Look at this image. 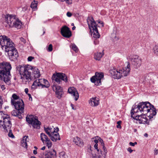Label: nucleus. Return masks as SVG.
<instances>
[{
	"instance_id": "f257e3e1",
	"label": "nucleus",
	"mask_w": 158,
	"mask_h": 158,
	"mask_svg": "<svg viewBox=\"0 0 158 158\" xmlns=\"http://www.w3.org/2000/svg\"><path fill=\"white\" fill-rule=\"evenodd\" d=\"M150 113L149 118H153L156 114V109L148 102L139 103L133 107L131 110V115L134 119L138 120L139 123H147L148 120L145 114Z\"/></svg>"
},
{
	"instance_id": "f03ea898",
	"label": "nucleus",
	"mask_w": 158,
	"mask_h": 158,
	"mask_svg": "<svg viewBox=\"0 0 158 158\" xmlns=\"http://www.w3.org/2000/svg\"><path fill=\"white\" fill-rule=\"evenodd\" d=\"M16 69L21 75L22 82L24 84H27L31 81L36 79L40 76L38 69L30 65L25 66L19 65L17 67Z\"/></svg>"
},
{
	"instance_id": "7ed1b4c3",
	"label": "nucleus",
	"mask_w": 158,
	"mask_h": 158,
	"mask_svg": "<svg viewBox=\"0 0 158 158\" xmlns=\"http://www.w3.org/2000/svg\"><path fill=\"white\" fill-rule=\"evenodd\" d=\"M0 44L2 49L7 53L10 60L14 61L17 59L19 55L17 50L12 41L7 37L0 36Z\"/></svg>"
},
{
	"instance_id": "20e7f679",
	"label": "nucleus",
	"mask_w": 158,
	"mask_h": 158,
	"mask_svg": "<svg viewBox=\"0 0 158 158\" xmlns=\"http://www.w3.org/2000/svg\"><path fill=\"white\" fill-rule=\"evenodd\" d=\"M10 118L9 115L4 114L2 111L0 112V127L7 131H9L8 135L12 138L14 136L10 129L12 126V123L10 121Z\"/></svg>"
},
{
	"instance_id": "39448f33",
	"label": "nucleus",
	"mask_w": 158,
	"mask_h": 158,
	"mask_svg": "<svg viewBox=\"0 0 158 158\" xmlns=\"http://www.w3.org/2000/svg\"><path fill=\"white\" fill-rule=\"evenodd\" d=\"M11 66L9 62H3L0 63V79L3 78L5 81H8L10 77Z\"/></svg>"
},
{
	"instance_id": "423d86ee",
	"label": "nucleus",
	"mask_w": 158,
	"mask_h": 158,
	"mask_svg": "<svg viewBox=\"0 0 158 158\" xmlns=\"http://www.w3.org/2000/svg\"><path fill=\"white\" fill-rule=\"evenodd\" d=\"M130 72V64L128 62L127 67L122 69H116L114 68L110 70V72L114 78L119 79L123 76H127Z\"/></svg>"
},
{
	"instance_id": "0eeeda50",
	"label": "nucleus",
	"mask_w": 158,
	"mask_h": 158,
	"mask_svg": "<svg viewBox=\"0 0 158 158\" xmlns=\"http://www.w3.org/2000/svg\"><path fill=\"white\" fill-rule=\"evenodd\" d=\"M5 22L10 27H15L19 29L21 28L22 23L18 19L16 18L15 16L12 15L7 14L3 15Z\"/></svg>"
},
{
	"instance_id": "6e6552de",
	"label": "nucleus",
	"mask_w": 158,
	"mask_h": 158,
	"mask_svg": "<svg viewBox=\"0 0 158 158\" xmlns=\"http://www.w3.org/2000/svg\"><path fill=\"white\" fill-rule=\"evenodd\" d=\"M87 21L89 28L91 29L92 28L93 30V37L96 39L99 38L100 35L98 32L96 23L93 18L88 17L87 19ZM94 43L95 45L98 44L99 43V41L98 40L95 39L94 41Z\"/></svg>"
},
{
	"instance_id": "1a4fd4ad",
	"label": "nucleus",
	"mask_w": 158,
	"mask_h": 158,
	"mask_svg": "<svg viewBox=\"0 0 158 158\" xmlns=\"http://www.w3.org/2000/svg\"><path fill=\"white\" fill-rule=\"evenodd\" d=\"M128 60L130 61L131 64L136 69H138L141 65L142 59L137 55H130L127 57Z\"/></svg>"
},
{
	"instance_id": "9d476101",
	"label": "nucleus",
	"mask_w": 158,
	"mask_h": 158,
	"mask_svg": "<svg viewBox=\"0 0 158 158\" xmlns=\"http://www.w3.org/2000/svg\"><path fill=\"white\" fill-rule=\"evenodd\" d=\"M26 121L29 124H31L34 128H40L41 123L38 120L37 117L32 115H28L26 117Z\"/></svg>"
},
{
	"instance_id": "9b49d317",
	"label": "nucleus",
	"mask_w": 158,
	"mask_h": 158,
	"mask_svg": "<svg viewBox=\"0 0 158 158\" xmlns=\"http://www.w3.org/2000/svg\"><path fill=\"white\" fill-rule=\"evenodd\" d=\"M49 82L44 79H36L33 82L31 86V88L36 89L38 87L40 88H47L49 87Z\"/></svg>"
},
{
	"instance_id": "f8f14e48",
	"label": "nucleus",
	"mask_w": 158,
	"mask_h": 158,
	"mask_svg": "<svg viewBox=\"0 0 158 158\" xmlns=\"http://www.w3.org/2000/svg\"><path fill=\"white\" fill-rule=\"evenodd\" d=\"M11 105L14 106L15 109L17 110L21 111V113H23L24 104L22 99H19V100L17 102L12 100L11 101Z\"/></svg>"
},
{
	"instance_id": "ddd939ff",
	"label": "nucleus",
	"mask_w": 158,
	"mask_h": 158,
	"mask_svg": "<svg viewBox=\"0 0 158 158\" xmlns=\"http://www.w3.org/2000/svg\"><path fill=\"white\" fill-rule=\"evenodd\" d=\"M104 77V74L103 73L96 72L95 75L92 77L90 79L92 82L95 83L97 85H101V80Z\"/></svg>"
},
{
	"instance_id": "4468645a",
	"label": "nucleus",
	"mask_w": 158,
	"mask_h": 158,
	"mask_svg": "<svg viewBox=\"0 0 158 158\" xmlns=\"http://www.w3.org/2000/svg\"><path fill=\"white\" fill-rule=\"evenodd\" d=\"M52 77L53 80H55L58 84H60L62 82L61 80L64 81L65 82L67 81V77L65 74L62 73H57L56 75L54 74Z\"/></svg>"
},
{
	"instance_id": "2eb2a0df",
	"label": "nucleus",
	"mask_w": 158,
	"mask_h": 158,
	"mask_svg": "<svg viewBox=\"0 0 158 158\" xmlns=\"http://www.w3.org/2000/svg\"><path fill=\"white\" fill-rule=\"evenodd\" d=\"M53 90L55 92L56 97L59 99H60L62 97L63 94L62 88L59 85H54L52 86Z\"/></svg>"
},
{
	"instance_id": "dca6fc26",
	"label": "nucleus",
	"mask_w": 158,
	"mask_h": 158,
	"mask_svg": "<svg viewBox=\"0 0 158 158\" xmlns=\"http://www.w3.org/2000/svg\"><path fill=\"white\" fill-rule=\"evenodd\" d=\"M60 33L63 36L66 38H69L71 36V32L69 28L65 26L61 28Z\"/></svg>"
},
{
	"instance_id": "f3484780",
	"label": "nucleus",
	"mask_w": 158,
	"mask_h": 158,
	"mask_svg": "<svg viewBox=\"0 0 158 158\" xmlns=\"http://www.w3.org/2000/svg\"><path fill=\"white\" fill-rule=\"evenodd\" d=\"M56 152L54 150L46 152L44 153L41 154L42 158H56Z\"/></svg>"
},
{
	"instance_id": "a211bd4d",
	"label": "nucleus",
	"mask_w": 158,
	"mask_h": 158,
	"mask_svg": "<svg viewBox=\"0 0 158 158\" xmlns=\"http://www.w3.org/2000/svg\"><path fill=\"white\" fill-rule=\"evenodd\" d=\"M69 93L73 96L75 101H77L79 98V94L76 89L73 87H70L68 89Z\"/></svg>"
},
{
	"instance_id": "6ab92c4d",
	"label": "nucleus",
	"mask_w": 158,
	"mask_h": 158,
	"mask_svg": "<svg viewBox=\"0 0 158 158\" xmlns=\"http://www.w3.org/2000/svg\"><path fill=\"white\" fill-rule=\"evenodd\" d=\"M51 127H44V130L46 133L49 136L51 135L52 133H54L55 131H59V128L58 127H56L55 128H53Z\"/></svg>"
},
{
	"instance_id": "aec40b11",
	"label": "nucleus",
	"mask_w": 158,
	"mask_h": 158,
	"mask_svg": "<svg viewBox=\"0 0 158 158\" xmlns=\"http://www.w3.org/2000/svg\"><path fill=\"white\" fill-rule=\"evenodd\" d=\"M89 103L91 106H97L99 104V99L97 97L92 98L89 100Z\"/></svg>"
},
{
	"instance_id": "412c9836",
	"label": "nucleus",
	"mask_w": 158,
	"mask_h": 158,
	"mask_svg": "<svg viewBox=\"0 0 158 158\" xmlns=\"http://www.w3.org/2000/svg\"><path fill=\"white\" fill-rule=\"evenodd\" d=\"M73 142L78 147H81L83 146L84 143L82 140L77 136L73 138Z\"/></svg>"
},
{
	"instance_id": "4be33fe9",
	"label": "nucleus",
	"mask_w": 158,
	"mask_h": 158,
	"mask_svg": "<svg viewBox=\"0 0 158 158\" xmlns=\"http://www.w3.org/2000/svg\"><path fill=\"white\" fill-rule=\"evenodd\" d=\"M58 131H55L54 133L49 136L51 139L54 142H56L57 140H60V138L59 134L57 132Z\"/></svg>"
},
{
	"instance_id": "5701e85b",
	"label": "nucleus",
	"mask_w": 158,
	"mask_h": 158,
	"mask_svg": "<svg viewBox=\"0 0 158 158\" xmlns=\"http://www.w3.org/2000/svg\"><path fill=\"white\" fill-rule=\"evenodd\" d=\"M23 113H21V111L17 110H13L11 112L12 115L17 117L20 119L22 118V116L21 114Z\"/></svg>"
},
{
	"instance_id": "b1692460",
	"label": "nucleus",
	"mask_w": 158,
	"mask_h": 158,
	"mask_svg": "<svg viewBox=\"0 0 158 158\" xmlns=\"http://www.w3.org/2000/svg\"><path fill=\"white\" fill-rule=\"evenodd\" d=\"M103 55L104 53L103 52H95L94 54V58L96 60H99Z\"/></svg>"
},
{
	"instance_id": "393cba45",
	"label": "nucleus",
	"mask_w": 158,
	"mask_h": 158,
	"mask_svg": "<svg viewBox=\"0 0 158 158\" xmlns=\"http://www.w3.org/2000/svg\"><path fill=\"white\" fill-rule=\"evenodd\" d=\"M91 147H90V148H88V150H90V151L91 152V154H92V158H101V157L103 156V154L102 153V151H100V153L99 155H97L96 153H95L94 154H93L92 153V151L91 149Z\"/></svg>"
},
{
	"instance_id": "a878e982",
	"label": "nucleus",
	"mask_w": 158,
	"mask_h": 158,
	"mask_svg": "<svg viewBox=\"0 0 158 158\" xmlns=\"http://www.w3.org/2000/svg\"><path fill=\"white\" fill-rule=\"evenodd\" d=\"M98 140H99L100 142L101 143V144L102 145L103 148V150L104 151V153H103V155H104V156H102L101 157V158H102V157H103V158H105L106 156V154L107 153V151L106 150V148L105 147V146L104 145V143L103 142V140L100 138H99Z\"/></svg>"
},
{
	"instance_id": "bb28decb",
	"label": "nucleus",
	"mask_w": 158,
	"mask_h": 158,
	"mask_svg": "<svg viewBox=\"0 0 158 158\" xmlns=\"http://www.w3.org/2000/svg\"><path fill=\"white\" fill-rule=\"evenodd\" d=\"M40 137L43 143L49 139L47 136L44 133H41L40 134Z\"/></svg>"
},
{
	"instance_id": "cd10ccee",
	"label": "nucleus",
	"mask_w": 158,
	"mask_h": 158,
	"mask_svg": "<svg viewBox=\"0 0 158 158\" xmlns=\"http://www.w3.org/2000/svg\"><path fill=\"white\" fill-rule=\"evenodd\" d=\"M44 144L48 147V148H50L52 146V143L50 140L49 139L43 143Z\"/></svg>"
},
{
	"instance_id": "c85d7f7f",
	"label": "nucleus",
	"mask_w": 158,
	"mask_h": 158,
	"mask_svg": "<svg viewBox=\"0 0 158 158\" xmlns=\"http://www.w3.org/2000/svg\"><path fill=\"white\" fill-rule=\"evenodd\" d=\"M12 98L11 99V101L13 100L14 101H15V100H19V99H20L19 96H18L15 94H12Z\"/></svg>"
},
{
	"instance_id": "c756f323",
	"label": "nucleus",
	"mask_w": 158,
	"mask_h": 158,
	"mask_svg": "<svg viewBox=\"0 0 158 158\" xmlns=\"http://www.w3.org/2000/svg\"><path fill=\"white\" fill-rule=\"evenodd\" d=\"M59 158H68L67 155H65L64 152H60L59 154Z\"/></svg>"
},
{
	"instance_id": "7c9ffc66",
	"label": "nucleus",
	"mask_w": 158,
	"mask_h": 158,
	"mask_svg": "<svg viewBox=\"0 0 158 158\" xmlns=\"http://www.w3.org/2000/svg\"><path fill=\"white\" fill-rule=\"evenodd\" d=\"M37 2L34 1V2H32L31 5V7L33 9H36L37 7Z\"/></svg>"
},
{
	"instance_id": "2f4dec72",
	"label": "nucleus",
	"mask_w": 158,
	"mask_h": 158,
	"mask_svg": "<svg viewBox=\"0 0 158 158\" xmlns=\"http://www.w3.org/2000/svg\"><path fill=\"white\" fill-rule=\"evenodd\" d=\"M154 53L156 55H158V46L155 45L153 48Z\"/></svg>"
},
{
	"instance_id": "473e14b6",
	"label": "nucleus",
	"mask_w": 158,
	"mask_h": 158,
	"mask_svg": "<svg viewBox=\"0 0 158 158\" xmlns=\"http://www.w3.org/2000/svg\"><path fill=\"white\" fill-rule=\"evenodd\" d=\"M94 147L95 149L96 150L97 152H96V153L97 155H99V154L100 153V151H101V150H100L98 148V143H95V144L94 145Z\"/></svg>"
},
{
	"instance_id": "72a5a7b5",
	"label": "nucleus",
	"mask_w": 158,
	"mask_h": 158,
	"mask_svg": "<svg viewBox=\"0 0 158 158\" xmlns=\"http://www.w3.org/2000/svg\"><path fill=\"white\" fill-rule=\"evenodd\" d=\"M72 48L73 50L75 52H78V49L75 45L73 44L72 46Z\"/></svg>"
},
{
	"instance_id": "f704fd0d",
	"label": "nucleus",
	"mask_w": 158,
	"mask_h": 158,
	"mask_svg": "<svg viewBox=\"0 0 158 158\" xmlns=\"http://www.w3.org/2000/svg\"><path fill=\"white\" fill-rule=\"evenodd\" d=\"M22 145L24 147L27 148V145L26 142L22 140L21 142Z\"/></svg>"
},
{
	"instance_id": "c9c22d12",
	"label": "nucleus",
	"mask_w": 158,
	"mask_h": 158,
	"mask_svg": "<svg viewBox=\"0 0 158 158\" xmlns=\"http://www.w3.org/2000/svg\"><path fill=\"white\" fill-rule=\"evenodd\" d=\"M27 143L29 141V138L28 136H25L23 138V140H22Z\"/></svg>"
},
{
	"instance_id": "e433bc0d",
	"label": "nucleus",
	"mask_w": 158,
	"mask_h": 158,
	"mask_svg": "<svg viewBox=\"0 0 158 158\" xmlns=\"http://www.w3.org/2000/svg\"><path fill=\"white\" fill-rule=\"evenodd\" d=\"M47 50L48 52H51L52 50V44L49 45Z\"/></svg>"
},
{
	"instance_id": "4c0bfd02",
	"label": "nucleus",
	"mask_w": 158,
	"mask_h": 158,
	"mask_svg": "<svg viewBox=\"0 0 158 158\" xmlns=\"http://www.w3.org/2000/svg\"><path fill=\"white\" fill-rule=\"evenodd\" d=\"M3 104L2 99L1 97L0 96V109L2 108V105Z\"/></svg>"
},
{
	"instance_id": "58836bf2",
	"label": "nucleus",
	"mask_w": 158,
	"mask_h": 158,
	"mask_svg": "<svg viewBox=\"0 0 158 158\" xmlns=\"http://www.w3.org/2000/svg\"><path fill=\"white\" fill-rule=\"evenodd\" d=\"M137 143L136 142H135L134 143H132V142H130L129 143V144L131 146L134 147L135 146V144H137Z\"/></svg>"
},
{
	"instance_id": "ea45409f",
	"label": "nucleus",
	"mask_w": 158,
	"mask_h": 158,
	"mask_svg": "<svg viewBox=\"0 0 158 158\" xmlns=\"http://www.w3.org/2000/svg\"><path fill=\"white\" fill-rule=\"evenodd\" d=\"M34 59V57L30 56H29L27 58V60L29 61H31L32 59Z\"/></svg>"
},
{
	"instance_id": "a19ab883",
	"label": "nucleus",
	"mask_w": 158,
	"mask_h": 158,
	"mask_svg": "<svg viewBox=\"0 0 158 158\" xmlns=\"http://www.w3.org/2000/svg\"><path fill=\"white\" fill-rule=\"evenodd\" d=\"M154 155H157L158 153V150L156 148H155L154 150Z\"/></svg>"
},
{
	"instance_id": "79ce46f5",
	"label": "nucleus",
	"mask_w": 158,
	"mask_h": 158,
	"mask_svg": "<svg viewBox=\"0 0 158 158\" xmlns=\"http://www.w3.org/2000/svg\"><path fill=\"white\" fill-rule=\"evenodd\" d=\"M20 40L21 42H23V43L24 44L26 42L25 40L23 38L21 37L20 38Z\"/></svg>"
},
{
	"instance_id": "37998d69",
	"label": "nucleus",
	"mask_w": 158,
	"mask_h": 158,
	"mask_svg": "<svg viewBox=\"0 0 158 158\" xmlns=\"http://www.w3.org/2000/svg\"><path fill=\"white\" fill-rule=\"evenodd\" d=\"M71 106L72 107V109H73L74 110H76V107H75L74 105H73V104H72V103L71 104Z\"/></svg>"
},
{
	"instance_id": "c03bdc74",
	"label": "nucleus",
	"mask_w": 158,
	"mask_h": 158,
	"mask_svg": "<svg viewBox=\"0 0 158 158\" xmlns=\"http://www.w3.org/2000/svg\"><path fill=\"white\" fill-rule=\"evenodd\" d=\"M67 15L69 17H70L72 16V14L70 12H68L67 13Z\"/></svg>"
},
{
	"instance_id": "a18cd8bd",
	"label": "nucleus",
	"mask_w": 158,
	"mask_h": 158,
	"mask_svg": "<svg viewBox=\"0 0 158 158\" xmlns=\"http://www.w3.org/2000/svg\"><path fill=\"white\" fill-rule=\"evenodd\" d=\"M113 39L114 40H117L119 39V38L118 37H117L116 35H115V36L113 37Z\"/></svg>"
},
{
	"instance_id": "49530a36",
	"label": "nucleus",
	"mask_w": 158,
	"mask_h": 158,
	"mask_svg": "<svg viewBox=\"0 0 158 158\" xmlns=\"http://www.w3.org/2000/svg\"><path fill=\"white\" fill-rule=\"evenodd\" d=\"M127 150L129 151L130 153H131L133 151V150L131 149V148L130 147L128 148Z\"/></svg>"
},
{
	"instance_id": "de8ad7c7",
	"label": "nucleus",
	"mask_w": 158,
	"mask_h": 158,
	"mask_svg": "<svg viewBox=\"0 0 158 158\" xmlns=\"http://www.w3.org/2000/svg\"><path fill=\"white\" fill-rule=\"evenodd\" d=\"M29 97V100H30L31 99V100H32V98H31V95L30 94H27Z\"/></svg>"
},
{
	"instance_id": "09e8293b",
	"label": "nucleus",
	"mask_w": 158,
	"mask_h": 158,
	"mask_svg": "<svg viewBox=\"0 0 158 158\" xmlns=\"http://www.w3.org/2000/svg\"><path fill=\"white\" fill-rule=\"evenodd\" d=\"M25 91L27 94L28 92V89L27 88H26L25 89Z\"/></svg>"
},
{
	"instance_id": "8fccbe9b",
	"label": "nucleus",
	"mask_w": 158,
	"mask_h": 158,
	"mask_svg": "<svg viewBox=\"0 0 158 158\" xmlns=\"http://www.w3.org/2000/svg\"><path fill=\"white\" fill-rule=\"evenodd\" d=\"M33 154L35 155H36V154H37V152L36 150H34L33 151Z\"/></svg>"
},
{
	"instance_id": "3c124183",
	"label": "nucleus",
	"mask_w": 158,
	"mask_h": 158,
	"mask_svg": "<svg viewBox=\"0 0 158 158\" xmlns=\"http://www.w3.org/2000/svg\"><path fill=\"white\" fill-rule=\"evenodd\" d=\"M94 141L95 143H98V140L96 139H94Z\"/></svg>"
},
{
	"instance_id": "603ef678",
	"label": "nucleus",
	"mask_w": 158,
	"mask_h": 158,
	"mask_svg": "<svg viewBox=\"0 0 158 158\" xmlns=\"http://www.w3.org/2000/svg\"><path fill=\"white\" fill-rule=\"evenodd\" d=\"M1 89H2V90H4V89H5V86L4 85H2L1 87Z\"/></svg>"
},
{
	"instance_id": "864d4df0",
	"label": "nucleus",
	"mask_w": 158,
	"mask_h": 158,
	"mask_svg": "<svg viewBox=\"0 0 158 158\" xmlns=\"http://www.w3.org/2000/svg\"><path fill=\"white\" fill-rule=\"evenodd\" d=\"M117 128H121V125H118L117 126Z\"/></svg>"
},
{
	"instance_id": "5fc2aeb1",
	"label": "nucleus",
	"mask_w": 158,
	"mask_h": 158,
	"mask_svg": "<svg viewBox=\"0 0 158 158\" xmlns=\"http://www.w3.org/2000/svg\"><path fill=\"white\" fill-rule=\"evenodd\" d=\"M121 121H118V122H117V124H118V125H121Z\"/></svg>"
},
{
	"instance_id": "6e6d98bb",
	"label": "nucleus",
	"mask_w": 158,
	"mask_h": 158,
	"mask_svg": "<svg viewBox=\"0 0 158 158\" xmlns=\"http://www.w3.org/2000/svg\"><path fill=\"white\" fill-rule=\"evenodd\" d=\"M45 148H46L44 146L41 148V149L42 150H44L45 149Z\"/></svg>"
},
{
	"instance_id": "4d7b16f0",
	"label": "nucleus",
	"mask_w": 158,
	"mask_h": 158,
	"mask_svg": "<svg viewBox=\"0 0 158 158\" xmlns=\"http://www.w3.org/2000/svg\"><path fill=\"white\" fill-rule=\"evenodd\" d=\"M144 136L147 137L148 136V135L147 133H145L144 134Z\"/></svg>"
},
{
	"instance_id": "13d9d810",
	"label": "nucleus",
	"mask_w": 158,
	"mask_h": 158,
	"mask_svg": "<svg viewBox=\"0 0 158 158\" xmlns=\"http://www.w3.org/2000/svg\"><path fill=\"white\" fill-rule=\"evenodd\" d=\"M75 28H76V27H75V26H74L72 28V29L73 30H74L75 29Z\"/></svg>"
},
{
	"instance_id": "bf43d9fd",
	"label": "nucleus",
	"mask_w": 158,
	"mask_h": 158,
	"mask_svg": "<svg viewBox=\"0 0 158 158\" xmlns=\"http://www.w3.org/2000/svg\"><path fill=\"white\" fill-rule=\"evenodd\" d=\"M98 23H101L102 24V27H103V23H102H102H101V22H98Z\"/></svg>"
},
{
	"instance_id": "052dcab7",
	"label": "nucleus",
	"mask_w": 158,
	"mask_h": 158,
	"mask_svg": "<svg viewBox=\"0 0 158 158\" xmlns=\"http://www.w3.org/2000/svg\"><path fill=\"white\" fill-rule=\"evenodd\" d=\"M34 148L35 149V150H36L37 149V148L36 146H34Z\"/></svg>"
},
{
	"instance_id": "680f3d73",
	"label": "nucleus",
	"mask_w": 158,
	"mask_h": 158,
	"mask_svg": "<svg viewBox=\"0 0 158 158\" xmlns=\"http://www.w3.org/2000/svg\"><path fill=\"white\" fill-rule=\"evenodd\" d=\"M137 130L136 129H134V132H136L137 131Z\"/></svg>"
},
{
	"instance_id": "e2e57ef3",
	"label": "nucleus",
	"mask_w": 158,
	"mask_h": 158,
	"mask_svg": "<svg viewBox=\"0 0 158 158\" xmlns=\"http://www.w3.org/2000/svg\"><path fill=\"white\" fill-rule=\"evenodd\" d=\"M31 158H36L35 157H31Z\"/></svg>"
},
{
	"instance_id": "0e129e2a",
	"label": "nucleus",
	"mask_w": 158,
	"mask_h": 158,
	"mask_svg": "<svg viewBox=\"0 0 158 158\" xmlns=\"http://www.w3.org/2000/svg\"><path fill=\"white\" fill-rule=\"evenodd\" d=\"M72 26H73L74 25V24L73 23L72 24Z\"/></svg>"
},
{
	"instance_id": "69168bd1",
	"label": "nucleus",
	"mask_w": 158,
	"mask_h": 158,
	"mask_svg": "<svg viewBox=\"0 0 158 158\" xmlns=\"http://www.w3.org/2000/svg\"><path fill=\"white\" fill-rule=\"evenodd\" d=\"M45 33V31L44 32H43V34H44V33Z\"/></svg>"
}]
</instances>
